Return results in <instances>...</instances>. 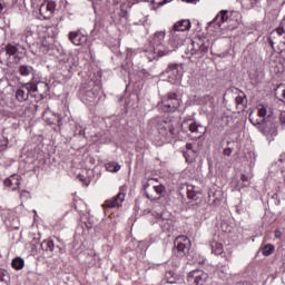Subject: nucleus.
Segmentation results:
<instances>
[{"label":"nucleus","mask_w":285,"mask_h":285,"mask_svg":"<svg viewBox=\"0 0 285 285\" xmlns=\"http://www.w3.org/2000/svg\"><path fill=\"white\" fill-rule=\"evenodd\" d=\"M150 244H153V243H149L147 239L146 240H140L138 243V248H140V250H146L150 247Z\"/></svg>","instance_id":"nucleus-46"},{"label":"nucleus","mask_w":285,"mask_h":285,"mask_svg":"<svg viewBox=\"0 0 285 285\" xmlns=\"http://www.w3.org/2000/svg\"><path fill=\"white\" fill-rule=\"evenodd\" d=\"M267 43L271 46L272 55H274V52H275V41L273 40V37L267 38Z\"/></svg>","instance_id":"nucleus-52"},{"label":"nucleus","mask_w":285,"mask_h":285,"mask_svg":"<svg viewBox=\"0 0 285 285\" xmlns=\"http://www.w3.org/2000/svg\"><path fill=\"white\" fill-rule=\"evenodd\" d=\"M148 184L144 185V190H145V195L147 197V199H150V202H157L159 199H161V196L164 195V193H166V187H164L163 185L159 186H154L153 190L156 191V195H159V197H155L153 195H150V193H148V190H146V188H148Z\"/></svg>","instance_id":"nucleus-26"},{"label":"nucleus","mask_w":285,"mask_h":285,"mask_svg":"<svg viewBox=\"0 0 285 285\" xmlns=\"http://www.w3.org/2000/svg\"><path fill=\"white\" fill-rule=\"evenodd\" d=\"M186 3H197L199 0H185Z\"/></svg>","instance_id":"nucleus-61"},{"label":"nucleus","mask_w":285,"mask_h":285,"mask_svg":"<svg viewBox=\"0 0 285 285\" xmlns=\"http://www.w3.org/2000/svg\"><path fill=\"white\" fill-rule=\"evenodd\" d=\"M126 199L125 193H118L116 196H114L110 199H107L104 204L105 208H117V206H121Z\"/></svg>","instance_id":"nucleus-24"},{"label":"nucleus","mask_w":285,"mask_h":285,"mask_svg":"<svg viewBox=\"0 0 285 285\" xmlns=\"http://www.w3.org/2000/svg\"><path fill=\"white\" fill-rule=\"evenodd\" d=\"M151 130H157L160 139L165 142H170L179 132V122L171 117L159 116L149 120Z\"/></svg>","instance_id":"nucleus-1"},{"label":"nucleus","mask_w":285,"mask_h":285,"mask_svg":"<svg viewBox=\"0 0 285 285\" xmlns=\"http://www.w3.org/2000/svg\"><path fill=\"white\" fill-rule=\"evenodd\" d=\"M279 94H281L279 101H283L285 104V86L284 85H281L277 87L275 95H279Z\"/></svg>","instance_id":"nucleus-43"},{"label":"nucleus","mask_w":285,"mask_h":285,"mask_svg":"<svg viewBox=\"0 0 285 285\" xmlns=\"http://www.w3.org/2000/svg\"><path fill=\"white\" fill-rule=\"evenodd\" d=\"M268 115V110L266 109V107H262L261 109H258V117H261V119H266V116Z\"/></svg>","instance_id":"nucleus-49"},{"label":"nucleus","mask_w":285,"mask_h":285,"mask_svg":"<svg viewBox=\"0 0 285 285\" xmlns=\"http://www.w3.org/2000/svg\"><path fill=\"white\" fill-rule=\"evenodd\" d=\"M262 253L265 257H269V255L275 253V246L273 244L265 245Z\"/></svg>","instance_id":"nucleus-41"},{"label":"nucleus","mask_w":285,"mask_h":285,"mask_svg":"<svg viewBox=\"0 0 285 285\" xmlns=\"http://www.w3.org/2000/svg\"><path fill=\"white\" fill-rule=\"evenodd\" d=\"M3 184L7 188H11V190H19V186H21V176L13 174L4 179Z\"/></svg>","instance_id":"nucleus-25"},{"label":"nucleus","mask_w":285,"mask_h":285,"mask_svg":"<svg viewBox=\"0 0 285 285\" xmlns=\"http://www.w3.org/2000/svg\"><path fill=\"white\" fill-rule=\"evenodd\" d=\"M134 210H139V199L135 200V206H134Z\"/></svg>","instance_id":"nucleus-59"},{"label":"nucleus","mask_w":285,"mask_h":285,"mask_svg":"<svg viewBox=\"0 0 285 285\" xmlns=\"http://www.w3.org/2000/svg\"><path fill=\"white\" fill-rule=\"evenodd\" d=\"M249 121L253 124V126L257 127V130H259L261 126H264V119H254L253 117L249 116Z\"/></svg>","instance_id":"nucleus-45"},{"label":"nucleus","mask_w":285,"mask_h":285,"mask_svg":"<svg viewBox=\"0 0 285 285\" xmlns=\"http://www.w3.org/2000/svg\"><path fill=\"white\" fill-rule=\"evenodd\" d=\"M279 121H281L282 128L284 129V127H285V111L281 112Z\"/></svg>","instance_id":"nucleus-55"},{"label":"nucleus","mask_w":285,"mask_h":285,"mask_svg":"<svg viewBox=\"0 0 285 285\" xmlns=\"http://www.w3.org/2000/svg\"><path fill=\"white\" fill-rule=\"evenodd\" d=\"M111 52H114V55H119V45L116 43V45H110L109 46Z\"/></svg>","instance_id":"nucleus-53"},{"label":"nucleus","mask_w":285,"mask_h":285,"mask_svg":"<svg viewBox=\"0 0 285 285\" xmlns=\"http://www.w3.org/2000/svg\"><path fill=\"white\" fill-rule=\"evenodd\" d=\"M101 85L90 79L86 80L79 88L78 97L88 104H98L101 99Z\"/></svg>","instance_id":"nucleus-6"},{"label":"nucleus","mask_w":285,"mask_h":285,"mask_svg":"<svg viewBox=\"0 0 285 285\" xmlns=\"http://www.w3.org/2000/svg\"><path fill=\"white\" fill-rule=\"evenodd\" d=\"M188 128L189 132L194 135V139H202L204 135H206V126L202 125L200 121H197L195 119H189L188 121H184L180 126V130L183 132H186V129Z\"/></svg>","instance_id":"nucleus-12"},{"label":"nucleus","mask_w":285,"mask_h":285,"mask_svg":"<svg viewBox=\"0 0 285 285\" xmlns=\"http://www.w3.org/2000/svg\"><path fill=\"white\" fill-rule=\"evenodd\" d=\"M20 199H22V202H28V199H30V191L28 190L20 191Z\"/></svg>","instance_id":"nucleus-50"},{"label":"nucleus","mask_w":285,"mask_h":285,"mask_svg":"<svg viewBox=\"0 0 285 285\" xmlns=\"http://www.w3.org/2000/svg\"><path fill=\"white\" fill-rule=\"evenodd\" d=\"M78 178L80 179V181H83V176L78 175Z\"/></svg>","instance_id":"nucleus-63"},{"label":"nucleus","mask_w":285,"mask_h":285,"mask_svg":"<svg viewBox=\"0 0 285 285\" xmlns=\"http://www.w3.org/2000/svg\"><path fill=\"white\" fill-rule=\"evenodd\" d=\"M26 55V47L19 43H8L0 50V63H4L8 68H12L19 63Z\"/></svg>","instance_id":"nucleus-4"},{"label":"nucleus","mask_w":285,"mask_h":285,"mask_svg":"<svg viewBox=\"0 0 285 285\" xmlns=\"http://www.w3.org/2000/svg\"><path fill=\"white\" fill-rule=\"evenodd\" d=\"M166 39V31H157L155 32L153 39L149 41V52L151 56H147L149 61L157 59L158 57H166L169 52H175L177 49H173V45L170 43V33L167 47L164 46V40ZM148 52V50H145Z\"/></svg>","instance_id":"nucleus-3"},{"label":"nucleus","mask_w":285,"mask_h":285,"mask_svg":"<svg viewBox=\"0 0 285 285\" xmlns=\"http://www.w3.org/2000/svg\"><path fill=\"white\" fill-rule=\"evenodd\" d=\"M275 237L276 239H282V232L279 229L275 230Z\"/></svg>","instance_id":"nucleus-58"},{"label":"nucleus","mask_w":285,"mask_h":285,"mask_svg":"<svg viewBox=\"0 0 285 285\" xmlns=\"http://www.w3.org/2000/svg\"><path fill=\"white\" fill-rule=\"evenodd\" d=\"M275 32L278 37H282V39H284V40H281L278 43V50L281 52H284V50H285V29H284V27H278L275 29Z\"/></svg>","instance_id":"nucleus-32"},{"label":"nucleus","mask_w":285,"mask_h":285,"mask_svg":"<svg viewBox=\"0 0 285 285\" xmlns=\"http://www.w3.org/2000/svg\"><path fill=\"white\" fill-rule=\"evenodd\" d=\"M194 148V146H193V144L191 142H188L187 145H186V151L187 153H197L195 149H193Z\"/></svg>","instance_id":"nucleus-56"},{"label":"nucleus","mask_w":285,"mask_h":285,"mask_svg":"<svg viewBox=\"0 0 285 285\" xmlns=\"http://www.w3.org/2000/svg\"><path fill=\"white\" fill-rule=\"evenodd\" d=\"M18 75H20V77L23 79H30L29 81H35L39 79L41 71L35 69V67L30 65H20L18 67Z\"/></svg>","instance_id":"nucleus-18"},{"label":"nucleus","mask_w":285,"mask_h":285,"mask_svg":"<svg viewBox=\"0 0 285 285\" xmlns=\"http://www.w3.org/2000/svg\"><path fill=\"white\" fill-rule=\"evenodd\" d=\"M122 70H125V72H130V65L126 63V65H121Z\"/></svg>","instance_id":"nucleus-57"},{"label":"nucleus","mask_w":285,"mask_h":285,"mask_svg":"<svg viewBox=\"0 0 285 285\" xmlns=\"http://www.w3.org/2000/svg\"><path fill=\"white\" fill-rule=\"evenodd\" d=\"M55 10H57V2L46 1L41 3L39 7V14L43 20L52 19V14H55Z\"/></svg>","instance_id":"nucleus-19"},{"label":"nucleus","mask_w":285,"mask_h":285,"mask_svg":"<svg viewBox=\"0 0 285 285\" xmlns=\"http://www.w3.org/2000/svg\"><path fill=\"white\" fill-rule=\"evenodd\" d=\"M27 87L31 89L32 98L38 102L50 97V85L43 80V76L41 73L36 80L28 81Z\"/></svg>","instance_id":"nucleus-8"},{"label":"nucleus","mask_w":285,"mask_h":285,"mask_svg":"<svg viewBox=\"0 0 285 285\" xmlns=\"http://www.w3.org/2000/svg\"><path fill=\"white\" fill-rule=\"evenodd\" d=\"M68 39L73 43V46H85V43H88V36L81 30L70 31L68 33Z\"/></svg>","instance_id":"nucleus-21"},{"label":"nucleus","mask_w":285,"mask_h":285,"mask_svg":"<svg viewBox=\"0 0 285 285\" xmlns=\"http://www.w3.org/2000/svg\"><path fill=\"white\" fill-rule=\"evenodd\" d=\"M45 121L48 126H52V130L55 132H59V130H61V126H63V117L60 114H50L49 116H45Z\"/></svg>","instance_id":"nucleus-20"},{"label":"nucleus","mask_w":285,"mask_h":285,"mask_svg":"<svg viewBox=\"0 0 285 285\" xmlns=\"http://www.w3.org/2000/svg\"><path fill=\"white\" fill-rule=\"evenodd\" d=\"M277 128H279V119L275 115H267L263 119V126L258 127V131L269 141H275V137L278 135Z\"/></svg>","instance_id":"nucleus-10"},{"label":"nucleus","mask_w":285,"mask_h":285,"mask_svg":"<svg viewBox=\"0 0 285 285\" xmlns=\"http://www.w3.org/2000/svg\"><path fill=\"white\" fill-rule=\"evenodd\" d=\"M47 55H50V57H56V59H58L60 63H63L66 68H72V66L70 65V58L66 56L63 47L57 45H49L47 49Z\"/></svg>","instance_id":"nucleus-15"},{"label":"nucleus","mask_w":285,"mask_h":285,"mask_svg":"<svg viewBox=\"0 0 285 285\" xmlns=\"http://www.w3.org/2000/svg\"><path fill=\"white\" fill-rule=\"evenodd\" d=\"M53 239H47L43 240L40 244L41 250H45L46 253H56V255H66V240H63L59 236H53Z\"/></svg>","instance_id":"nucleus-11"},{"label":"nucleus","mask_w":285,"mask_h":285,"mask_svg":"<svg viewBox=\"0 0 285 285\" xmlns=\"http://www.w3.org/2000/svg\"><path fill=\"white\" fill-rule=\"evenodd\" d=\"M177 279L179 278L177 277L175 271H167L165 273V278L163 279V282L164 284H177Z\"/></svg>","instance_id":"nucleus-31"},{"label":"nucleus","mask_w":285,"mask_h":285,"mask_svg":"<svg viewBox=\"0 0 285 285\" xmlns=\"http://www.w3.org/2000/svg\"><path fill=\"white\" fill-rule=\"evenodd\" d=\"M220 148L223 150V157H233V150H235V141L233 140H226L224 144V140L220 142Z\"/></svg>","instance_id":"nucleus-27"},{"label":"nucleus","mask_w":285,"mask_h":285,"mask_svg":"<svg viewBox=\"0 0 285 285\" xmlns=\"http://www.w3.org/2000/svg\"><path fill=\"white\" fill-rule=\"evenodd\" d=\"M234 14H237V12L220 10L219 13L210 22H208V28H214V32H219V30H224L222 27L224 23H232V28H229V30H236L237 20L233 19Z\"/></svg>","instance_id":"nucleus-9"},{"label":"nucleus","mask_w":285,"mask_h":285,"mask_svg":"<svg viewBox=\"0 0 285 285\" xmlns=\"http://www.w3.org/2000/svg\"><path fill=\"white\" fill-rule=\"evenodd\" d=\"M184 106V100L181 99V92L179 90H170L160 97L158 102V110L160 112H179Z\"/></svg>","instance_id":"nucleus-5"},{"label":"nucleus","mask_w":285,"mask_h":285,"mask_svg":"<svg viewBox=\"0 0 285 285\" xmlns=\"http://www.w3.org/2000/svg\"><path fill=\"white\" fill-rule=\"evenodd\" d=\"M190 246H193V244L188 236H178L174 242V255L180 259L181 257H186V255L190 253Z\"/></svg>","instance_id":"nucleus-13"},{"label":"nucleus","mask_w":285,"mask_h":285,"mask_svg":"<svg viewBox=\"0 0 285 285\" xmlns=\"http://www.w3.org/2000/svg\"><path fill=\"white\" fill-rule=\"evenodd\" d=\"M208 282V273L202 269H194L188 273L187 284L189 285H206Z\"/></svg>","instance_id":"nucleus-16"},{"label":"nucleus","mask_w":285,"mask_h":285,"mask_svg":"<svg viewBox=\"0 0 285 285\" xmlns=\"http://www.w3.org/2000/svg\"><path fill=\"white\" fill-rule=\"evenodd\" d=\"M163 233H173L175 230V223L169 219H164L159 224Z\"/></svg>","instance_id":"nucleus-30"},{"label":"nucleus","mask_w":285,"mask_h":285,"mask_svg":"<svg viewBox=\"0 0 285 285\" xmlns=\"http://www.w3.org/2000/svg\"><path fill=\"white\" fill-rule=\"evenodd\" d=\"M35 35H39V24L30 23L26 27L23 33L20 35V39L21 41L29 43L28 39H30V37H35Z\"/></svg>","instance_id":"nucleus-23"},{"label":"nucleus","mask_w":285,"mask_h":285,"mask_svg":"<svg viewBox=\"0 0 285 285\" xmlns=\"http://www.w3.org/2000/svg\"><path fill=\"white\" fill-rule=\"evenodd\" d=\"M199 187L195 185H187V197L188 199H193L194 202H197L199 199Z\"/></svg>","instance_id":"nucleus-29"},{"label":"nucleus","mask_w":285,"mask_h":285,"mask_svg":"<svg viewBox=\"0 0 285 285\" xmlns=\"http://www.w3.org/2000/svg\"><path fill=\"white\" fill-rule=\"evenodd\" d=\"M82 230H92L95 228V220L90 217L87 218V222L81 223Z\"/></svg>","instance_id":"nucleus-40"},{"label":"nucleus","mask_w":285,"mask_h":285,"mask_svg":"<svg viewBox=\"0 0 285 285\" xmlns=\"http://www.w3.org/2000/svg\"><path fill=\"white\" fill-rule=\"evenodd\" d=\"M110 23L121 26V19H128V10L124 6L109 8Z\"/></svg>","instance_id":"nucleus-17"},{"label":"nucleus","mask_w":285,"mask_h":285,"mask_svg":"<svg viewBox=\"0 0 285 285\" xmlns=\"http://www.w3.org/2000/svg\"><path fill=\"white\" fill-rule=\"evenodd\" d=\"M191 23L188 19L178 20L171 29L169 30L170 35V45L173 47V50H178L184 46V41L186 40L184 38V35L179 32H188L190 30Z\"/></svg>","instance_id":"nucleus-7"},{"label":"nucleus","mask_w":285,"mask_h":285,"mask_svg":"<svg viewBox=\"0 0 285 285\" xmlns=\"http://www.w3.org/2000/svg\"><path fill=\"white\" fill-rule=\"evenodd\" d=\"M210 50V40L206 36H196L190 40L185 49V58L191 63H196L199 59L206 57Z\"/></svg>","instance_id":"nucleus-2"},{"label":"nucleus","mask_w":285,"mask_h":285,"mask_svg":"<svg viewBox=\"0 0 285 285\" xmlns=\"http://www.w3.org/2000/svg\"><path fill=\"white\" fill-rule=\"evenodd\" d=\"M3 12V4L0 3V14Z\"/></svg>","instance_id":"nucleus-62"},{"label":"nucleus","mask_w":285,"mask_h":285,"mask_svg":"<svg viewBox=\"0 0 285 285\" xmlns=\"http://www.w3.org/2000/svg\"><path fill=\"white\" fill-rule=\"evenodd\" d=\"M23 266H26V261L22 257L17 256L11 261V267L14 271H23Z\"/></svg>","instance_id":"nucleus-33"},{"label":"nucleus","mask_w":285,"mask_h":285,"mask_svg":"<svg viewBox=\"0 0 285 285\" xmlns=\"http://www.w3.org/2000/svg\"><path fill=\"white\" fill-rule=\"evenodd\" d=\"M214 101H215V98H213V96H210V95H205L202 98V102L205 104V106H208V104H210V106H213Z\"/></svg>","instance_id":"nucleus-44"},{"label":"nucleus","mask_w":285,"mask_h":285,"mask_svg":"<svg viewBox=\"0 0 285 285\" xmlns=\"http://www.w3.org/2000/svg\"><path fill=\"white\" fill-rule=\"evenodd\" d=\"M236 92H238V96L235 98L236 108H240V110H244V108H246V105L248 104V99H246V94L238 88H236Z\"/></svg>","instance_id":"nucleus-28"},{"label":"nucleus","mask_w":285,"mask_h":285,"mask_svg":"<svg viewBox=\"0 0 285 285\" xmlns=\"http://www.w3.org/2000/svg\"><path fill=\"white\" fill-rule=\"evenodd\" d=\"M0 285H10V273L7 269H0Z\"/></svg>","instance_id":"nucleus-36"},{"label":"nucleus","mask_w":285,"mask_h":285,"mask_svg":"<svg viewBox=\"0 0 285 285\" xmlns=\"http://www.w3.org/2000/svg\"><path fill=\"white\" fill-rule=\"evenodd\" d=\"M106 170L109 173H119V170H121V166L117 161H110L106 165Z\"/></svg>","instance_id":"nucleus-38"},{"label":"nucleus","mask_w":285,"mask_h":285,"mask_svg":"<svg viewBox=\"0 0 285 285\" xmlns=\"http://www.w3.org/2000/svg\"><path fill=\"white\" fill-rule=\"evenodd\" d=\"M212 253L214 255H222L224 253V245L218 242H212L210 244Z\"/></svg>","instance_id":"nucleus-35"},{"label":"nucleus","mask_w":285,"mask_h":285,"mask_svg":"<svg viewBox=\"0 0 285 285\" xmlns=\"http://www.w3.org/2000/svg\"><path fill=\"white\" fill-rule=\"evenodd\" d=\"M11 115L12 114L9 110H6L4 108H0V119L10 118Z\"/></svg>","instance_id":"nucleus-48"},{"label":"nucleus","mask_w":285,"mask_h":285,"mask_svg":"<svg viewBox=\"0 0 285 285\" xmlns=\"http://www.w3.org/2000/svg\"><path fill=\"white\" fill-rule=\"evenodd\" d=\"M248 186H250V177L245 174H240V183H238V190H242V188H248Z\"/></svg>","instance_id":"nucleus-37"},{"label":"nucleus","mask_w":285,"mask_h":285,"mask_svg":"<svg viewBox=\"0 0 285 285\" xmlns=\"http://www.w3.org/2000/svg\"><path fill=\"white\" fill-rule=\"evenodd\" d=\"M135 55H137V51H136V50H134V49H131V48H128V49H127V57H128L129 59H132V57H135Z\"/></svg>","instance_id":"nucleus-54"},{"label":"nucleus","mask_w":285,"mask_h":285,"mask_svg":"<svg viewBox=\"0 0 285 285\" xmlns=\"http://www.w3.org/2000/svg\"><path fill=\"white\" fill-rule=\"evenodd\" d=\"M139 75L141 77V79H144L145 81H148V79H153V71L148 70V69H140L139 70Z\"/></svg>","instance_id":"nucleus-42"},{"label":"nucleus","mask_w":285,"mask_h":285,"mask_svg":"<svg viewBox=\"0 0 285 285\" xmlns=\"http://www.w3.org/2000/svg\"><path fill=\"white\" fill-rule=\"evenodd\" d=\"M214 199L212 200V206H219L222 204V198L217 196V193L213 194Z\"/></svg>","instance_id":"nucleus-51"},{"label":"nucleus","mask_w":285,"mask_h":285,"mask_svg":"<svg viewBox=\"0 0 285 285\" xmlns=\"http://www.w3.org/2000/svg\"><path fill=\"white\" fill-rule=\"evenodd\" d=\"M166 3V1L159 2V6H164Z\"/></svg>","instance_id":"nucleus-64"},{"label":"nucleus","mask_w":285,"mask_h":285,"mask_svg":"<svg viewBox=\"0 0 285 285\" xmlns=\"http://www.w3.org/2000/svg\"><path fill=\"white\" fill-rule=\"evenodd\" d=\"M28 82L21 83L20 88L16 90V99L22 104V101H28L29 97H32V89L27 86Z\"/></svg>","instance_id":"nucleus-22"},{"label":"nucleus","mask_w":285,"mask_h":285,"mask_svg":"<svg viewBox=\"0 0 285 285\" xmlns=\"http://www.w3.org/2000/svg\"><path fill=\"white\" fill-rule=\"evenodd\" d=\"M8 148V138L1 136L0 137V153Z\"/></svg>","instance_id":"nucleus-47"},{"label":"nucleus","mask_w":285,"mask_h":285,"mask_svg":"<svg viewBox=\"0 0 285 285\" xmlns=\"http://www.w3.org/2000/svg\"><path fill=\"white\" fill-rule=\"evenodd\" d=\"M96 233H101L102 235H106L110 233V224L108 222L102 220L99 223L98 226L95 227Z\"/></svg>","instance_id":"nucleus-34"},{"label":"nucleus","mask_w":285,"mask_h":285,"mask_svg":"<svg viewBox=\"0 0 285 285\" xmlns=\"http://www.w3.org/2000/svg\"><path fill=\"white\" fill-rule=\"evenodd\" d=\"M184 157L187 164H193L197 159V151H184Z\"/></svg>","instance_id":"nucleus-39"},{"label":"nucleus","mask_w":285,"mask_h":285,"mask_svg":"<svg viewBox=\"0 0 285 285\" xmlns=\"http://www.w3.org/2000/svg\"><path fill=\"white\" fill-rule=\"evenodd\" d=\"M279 161H281L282 164H285V153H283V154L281 155Z\"/></svg>","instance_id":"nucleus-60"},{"label":"nucleus","mask_w":285,"mask_h":285,"mask_svg":"<svg viewBox=\"0 0 285 285\" xmlns=\"http://www.w3.org/2000/svg\"><path fill=\"white\" fill-rule=\"evenodd\" d=\"M163 75H166L170 83H177L184 77V67L179 63H169Z\"/></svg>","instance_id":"nucleus-14"}]
</instances>
